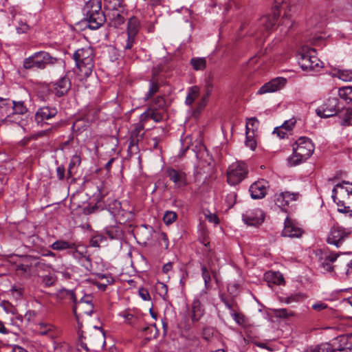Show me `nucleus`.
<instances>
[{
  "label": "nucleus",
  "instance_id": "f257e3e1",
  "mask_svg": "<svg viewBox=\"0 0 352 352\" xmlns=\"http://www.w3.org/2000/svg\"><path fill=\"white\" fill-rule=\"evenodd\" d=\"M331 197L338 207V212L352 215V183L344 181L336 184Z\"/></svg>",
  "mask_w": 352,
  "mask_h": 352
},
{
  "label": "nucleus",
  "instance_id": "f03ea898",
  "mask_svg": "<svg viewBox=\"0 0 352 352\" xmlns=\"http://www.w3.org/2000/svg\"><path fill=\"white\" fill-rule=\"evenodd\" d=\"M77 67V74L80 80L86 79L92 73L94 67V52L91 47L77 50L74 55Z\"/></svg>",
  "mask_w": 352,
  "mask_h": 352
},
{
  "label": "nucleus",
  "instance_id": "7ed1b4c3",
  "mask_svg": "<svg viewBox=\"0 0 352 352\" xmlns=\"http://www.w3.org/2000/svg\"><path fill=\"white\" fill-rule=\"evenodd\" d=\"M84 20L91 30H97L106 21L101 0H89L83 8Z\"/></svg>",
  "mask_w": 352,
  "mask_h": 352
},
{
  "label": "nucleus",
  "instance_id": "20e7f679",
  "mask_svg": "<svg viewBox=\"0 0 352 352\" xmlns=\"http://www.w3.org/2000/svg\"><path fill=\"white\" fill-rule=\"evenodd\" d=\"M314 151L312 141L308 138L300 137L293 144V153L289 157L288 163L292 166L298 165L310 157Z\"/></svg>",
  "mask_w": 352,
  "mask_h": 352
},
{
  "label": "nucleus",
  "instance_id": "39448f33",
  "mask_svg": "<svg viewBox=\"0 0 352 352\" xmlns=\"http://www.w3.org/2000/svg\"><path fill=\"white\" fill-rule=\"evenodd\" d=\"M57 61L58 58L52 56L48 52L40 51L25 58L23 65L26 69H44L47 66L55 65Z\"/></svg>",
  "mask_w": 352,
  "mask_h": 352
},
{
  "label": "nucleus",
  "instance_id": "423d86ee",
  "mask_svg": "<svg viewBox=\"0 0 352 352\" xmlns=\"http://www.w3.org/2000/svg\"><path fill=\"white\" fill-rule=\"evenodd\" d=\"M282 2L283 0H276V3L273 6V15L262 16L254 26L251 27V31L249 33L250 36L254 35L256 31L264 34V32L269 31L273 28L279 17V7Z\"/></svg>",
  "mask_w": 352,
  "mask_h": 352
},
{
  "label": "nucleus",
  "instance_id": "0eeeda50",
  "mask_svg": "<svg viewBox=\"0 0 352 352\" xmlns=\"http://www.w3.org/2000/svg\"><path fill=\"white\" fill-rule=\"evenodd\" d=\"M314 49L302 48L298 54V61L303 70H315L322 67V62L315 55Z\"/></svg>",
  "mask_w": 352,
  "mask_h": 352
},
{
  "label": "nucleus",
  "instance_id": "6e6552de",
  "mask_svg": "<svg viewBox=\"0 0 352 352\" xmlns=\"http://www.w3.org/2000/svg\"><path fill=\"white\" fill-rule=\"evenodd\" d=\"M69 294L74 302L73 311L77 320L79 316L77 310L79 309L81 314L91 316L94 312L93 296L91 295H85L79 301H77L75 294L70 291Z\"/></svg>",
  "mask_w": 352,
  "mask_h": 352
},
{
  "label": "nucleus",
  "instance_id": "1a4fd4ad",
  "mask_svg": "<svg viewBox=\"0 0 352 352\" xmlns=\"http://www.w3.org/2000/svg\"><path fill=\"white\" fill-rule=\"evenodd\" d=\"M248 174L247 166L244 162L232 164L227 171V181L232 186L239 184Z\"/></svg>",
  "mask_w": 352,
  "mask_h": 352
},
{
  "label": "nucleus",
  "instance_id": "9d476101",
  "mask_svg": "<svg viewBox=\"0 0 352 352\" xmlns=\"http://www.w3.org/2000/svg\"><path fill=\"white\" fill-rule=\"evenodd\" d=\"M351 230L338 225H334L327 236V241L337 248L340 247L343 243L349 238Z\"/></svg>",
  "mask_w": 352,
  "mask_h": 352
},
{
  "label": "nucleus",
  "instance_id": "9b49d317",
  "mask_svg": "<svg viewBox=\"0 0 352 352\" xmlns=\"http://www.w3.org/2000/svg\"><path fill=\"white\" fill-rule=\"evenodd\" d=\"M350 252H331L329 255L325 256L322 258L320 263V268L322 273L326 272H333L337 274L336 264H338V261L340 256L349 255Z\"/></svg>",
  "mask_w": 352,
  "mask_h": 352
},
{
  "label": "nucleus",
  "instance_id": "f8f14e48",
  "mask_svg": "<svg viewBox=\"0 0 352 352\" xmlns=\"http://www.w3.org/2000/svg\"><path fill=\"white\" fill-rule=\"evenodd\" d=\"M339 107L338 98H329L316 109V113L320 118H327L337 115Z\"/></svg>",
  "mask_w": 352,
  "mask_h": 352
},
{
  "label": "nucleus",
  "instance_id": "ddd939ff",
  "mask_svg": "<svg viewBox=\"0 0 352 352\" xmlns=\"http://www.w3.org/2000/svg\"><path fill=\"white\" fill-rule=\"evenodd\" d=\"M348 255L342 256L336 264L337 274L344 280L352 278V259Z\"/></svg>",
  "mask_w": 352,
  "mask_h": 352
},
{
  "label": "nucleus",
  "instance_id": "4468645a",
  "mask_svg": "<svg viewBox=\"0 0 352 352\" xmlns=\"http://www.w3.org/2000/svg\"><path fill=\"white\" fill-rule=\"evenodd\" d=\"M300 197L299 192H292L289 191L282 192L275 195V204L281 208L282 210L286 211L285 207L288 206L292 201H297Z\"/></svg>",
  "mask_w": 352,
  "mask_h": 352
},
{
  "label": "nucleus",
  "instance_id": "2eb2a0df",
  "mask_svg": "<svg viewBox=\"0 0 352 352\" xmlns=\"http://www.w3.org/2000/svg\"><path fill=\"white\" fill-rule=\"evenodd\" d=\"M243 221L248 226H258L264 221V213L260 208L247 211L242 216Z\"/></svg>",
  "mask_w": 352,
  "mask_h": 352
},
{
  "label": "nucleus",
  "instance_id": "dca6fc26",
  "mask_svg": "<svg viewBox=\"0 0 352 352\" xmlns=\"http://www.w3.org/2000/svg\"><path fill=\"white\" fill-rule=\"evenodd\" d=\"M287 82V79L283 77L275 78L265 83L257 91V94L261 95L267 93H272L283 88Z\"/></svg>",
  "mask_w": 352,
  "mask_h": 352
},
{
  "label": "nucleus",
  "instance_id": "f3484780",
  "mask_svg": "<svg viewBox=\"0 0 352 352\" xmlns=\"http://www.w3.org/2000/svg\"><path fill=\"white\" fill-rule=\"evenodd\" d=\"M71 86L70 79L66 76L52 83V91L57 97L65 96L70 90Z\"/></svg>",
  "mask_w": 352,
  "mask_h": 352
},
{
  "label": "nucleus",
  "instance_id": "a211bd4d",
  "mask_svg": "<svg viewBox=\"0 0 352 352\" xmlns=\"http://www.w3.org/2000/svg\"><path fill=\"white\" fill-rule=\"evenodd\" d=\"M268 188V182L265 179L255 182L250 187L252 198L254 199L263 198L267 194Z\"/></svg>",
  "mask_w": 352,
  "mask_h": 352
},
{
  "label": "nucleus",
  "instance_id": "6ab92c4d",
  "mask_svg": "<svg viewBox=\"0 0 352 352\" xmlns=\"http://www.w3.org/2000/svg\"><path fill=\"white\" fill-rule=\"evenodd\" d=\"M167 177L174 183L177 188H184L187 184L186 175L184 172L168 168L166 170Z\"/></svg>",
  "mask_w": 352,
  "mask_h": 352
},
{
  "label": "nucleus",
  "instance_id": "aec40b11",
  "mask_svg": "<svg viewBox=\"0 0 352 352\" xmlns=\"http://www.w3.org/2000/svg\"><path fill=\"white\" fill-rule=\"evenodd\" d=\"M28 108L22 100H11V123H19L21 120V116L28 112Z\"/></svg>",
  "mask_w": 352,
  "mask_h": 352
},
{
  "label": "nucleus",
  "instance_id": "412c9836",
  "mask_svg": "<svg viewBox=\"0 0 352 352\" xmlns=\"http://www.w3.org/2000/svg\"><path fill=\"white\" fill-rule=\"evenodd\" d=\"M350 334L342 335L337 337L333 342V343H327V344L331 348V351L329 352H335L336 351H351V347L349 345Z\"/></svg>",
  "mask_w": 352,
  "mask_h": 352
},
{
  "label": "nucleus",
  "instance_id": "4be33fe9",
  "mask_svg": "<svg viewBox=\"0 0 352 352\" xmlns=\"http://www.w3.org/2000/svg\"><path fill=\"white\" fill-rule=\"evenodd\" d=\"M57 112L58 111L56 107L48 106L40 107L35 114V120L38 123L43 122L54 118L57 114Z\"/></svg>",
  "mask_w": 352,
  "mask_h": 352
},
{
  "label": "nucleus",
  "instance_id": "5701e85b",
  "mask_svg": "<svg viewBox=\"0 0 352 352\" xmlns=\"http://www.w3.org/2000/svg\"><path fill=\"white\" fill-rule=\"evenodd\" d=\"M11 100L0 98V122L11 123Z\"/></svg>",
  "mask_w": 352,
  "mask_h": 352
},
{
  "label": "nucleus",
  "instance_id": "b1692460",
  "mask_svg": "<svg viewBox=\"0 0 352 352\" xmlns=\"http://www.w3.org/2000/svg\"><path fill=\"white\" fill-rule=\"evenodd\" d=\"M282 235L290 238L299 237L302 235V230L294 226L289 219L287 218L285 221V227Z\"/></svg>",
  "mask_w": 352,
  "mask_h": 352
},
{
  "label": "nucleus",
  "instance_id": "393cba45",
  "mask_svg": "<svg viewBox=\"0 0 352 352\" xmlns=\"http://www.w3.org/2000/svg\"><path fill=\"white\" fill-rule=\"evenodd\" d=\"M164 116L155 107H149L147 111L140 116V122H146L149 119L153 120L155 122L162 121Z\"/></svg>",
  "mask_w": 352,
  "mask_h": 352
},
{
  "label": "nucleus",
  "instance_id": "a878e982",
  "mask_svg": "<svg viewBox=\"0 0 352 352\" xmlns=\"http://www.w3.org/2000/svg\"><path fill=\"white\" fill-rule=\"evenodd\" d=\"M111 12L108 14L110 22L109 24L114 28H118L124 23V16L120 9L110 10Z\"/></svg>",
  "mask_w": 352,
  "mask_h": 352
},
{
  "label": "nucleus",
  "instance_id": "bb28decb",
  "mask_svg": "<svg viewBox=\"0 0 352 352\" xmlns=\"http://www.w3.org/2000/svg\"><path fill=\"white\" fill-rule=\"evenodd\" d=\"M337 115H338L341 120L340 124L342 126H347L350 124V120L352 118V105L346 108L339 107Z\"/></svg>",
  "mask_w": 352,
  "mask_h": 352
},
{
  "label": "nucleus",
  "instance_id": "cd10ccee",
  "mask_svg": "<svg viewBox=\"0 0 352 352\" xmlns=\"http://www.w3.org/2000/svg\"><path fill=\"white\" fill-rule=\"evenodd\" d=\"M81 163V159L80 155L76 154L73 155L69 163L67 178L69 179L76 174L77 172L78 167Z\"/></svg>",
  "mask_w": 352,
  "mask_h": 352
},
{
  "label": "nucleus",
  "instance_id": "c85d7f7f",
  "mask_svg": "<svg viewBox=\"0 0 352 352\" xmlns=\"http://www.w3.org/2000/svg\"><path fill=\"white\" fill-rule=\"evenodd\" d=\"M206 94L201 98V100L197 103V108L195 111L198 113H199L201 111L204 109V108L206 106L208 99L210 97V96L212 94L213 85L210 82H206Z\"/></svg>",
  "mask_w": 352,
  "mask_h": 352
},
{
  "label": "nucleus",
  "instance_id": "c756f323",
  "mask_svg": "<svg viewBox=\"0 0 352 352\" xmlns=\"http://www.w3.org/2000/svg\"><path fill=\"white\" fill-rule=\"evenodd\" d=\"M265 278L268 283L280 285L284 283V278L278 272H268L265 273Z\"/></svg>",
  "mask_w": 352,
  "mask_h": 352
},
{
  "label": "nucleus",
  "instance_id": "7c9ffc66",
  "mask_svg": "<svg viewBox=\"0 0 352 352\" xmlns=\"http://www.w3.org/2000/svg\"><path fill=\"white\" fill-rule=\"evenodd\" d=\"M333 77H338L339 79L349 82L352 80V69H334L331 73Z\"/></svg>",
  "mask_w": 352,
  "mask_h": 352
},
{
  "label": "nucleus",
  "instance_id": "2f4dec72",
  "mask_svg": "<svg viewBox=\"0 0 352 352\" xmlns=\"http://www.w3.org/2000/svg\"><path fill=\"white\" fill-rule=\"evenodd\" d=\"M204 314V309L199 300H194L192 305V320L198 321Z\"/></svg>",
  "mask_w": 352,
  "mask_h": 352
},
{
  "label": "nucleus",
  "instance_id": "473e14b6",
  "mask_svg": "<svg viewBox=\"0 0 352 352\" xmlns=\"http://www.w3.org/2000/svg\"><path fill=\"white\" fill-rule=\"evenodd\" d=\"M51 248L54 250L61 251L67 249H74L76 245L74 243L63 240H57L51 245Z\"/></svg>",
  "mask_w": 352,
  "mask_h": 352
},
{
  "label": "nucleus",
  "instance_id": "72a5a7b5",
  "mask_svg": "<svg viewBox=\"0 0 352 352\" xmlns=\"http://www.w3.org/2000/svg\"><path fill=\"white\" fill-rule=\"evenodd\" d=\"M140 27V20L136 16H132L129 19L127 27V34L136 35Z\"/></svg>",
  "mask_w": 352,
  "mask_h": 352
},
{
  "label": "nucleus",
  "instance_id": "f704fd0d",
  "mask_svg": "<svg viewBox=\"0 0 352 352\" xmlns=\"http://www.w3.org/2000/svg\"><path fill=\"white\" fill-rule=\"evenodd\" d=\"M199 95V89L197 86L190 87L186 98V104L191 105Z\"/></svg>",
  "mask_w": 352,
  "mask_h": 352
},
{
  "label": "nucleus",
  "instance_id": "c9c22d12",
  "mask_svg": "<svg viewBox=\"0 0 352 352\" xmlns=\"http://www.w3.org/2000/svg\"><path fill=\"white\" fill-rule=\"evenodd\" d=\"M192 68L196 70H204L206 67V58H192L190 60Z\"/></svg>",
  "mask_w": 352,
  "mask_h": 352
},
{
  "label": "nucleus",
  "instance_id": "e433bc0d",
  "mask_svg": "<svg viewBox=\"0 0 352 352\" xmlns=\"http://www.w3.org/2000/svg\"><path fill=\"white\" fill-rule=\"evenodd\" d=\"M159 84L157 82L151 80L149 82V88L147 93L145 94L144 100L147 101L153 97L159 91Z\"/></svg>",
  "mask_w": 352,
  "mask_h": 352
},
{
  "label": "nucleus",
  "instance_id": "4c0bfd02",
  "mask_svg": "<svg viewBox=\"0 0 352 352\" xmlns=\"http://www.w3.org/2000/svg\"><path fill=\"white\" fill-rule=\"evenodd\" d=\"M106 241V237L100 233L93 235L90 239L89 245L94 248H100V243Z\"/></svg>",
  "mask_w": 352,
  "mask_h": 352
},
{
  "label": "nucleus",
  "instance_id": "58836bf2",
  "mask_svg": "<svg viewBox=\"0 0 352 352\" xmlns=\"http://www.w3.org/2000/svg\"><path fill=\"white\" fill-rule=\"evenodd\" d=\"M104 6L108 10L122 8V0H104Z\"/></svg>",
  "mask_w": 352,
  "mask_h": 352
},
{
  "label": "nucleus",
  "instance_id": "ea45409f",
  "mask_svg": "<svg viewBox=\"0 0 352 352\" xmlns=\"http://www.w3.org/2000/svg\"><path fill=\"white\" fill-rule=\"evenodd\" d=\"M90 336L89 343L92 346L100 345L101 343H104V333L101 332L94 335V338Z\"/></svg>",
  "mask_w": 352,
  "mask_h": 352
},
{
  "label": "nucleus",
  "instance_id": "a19ab883",
  "mask_svg": "<svg viewBox=\"0 0 352 352\" xmlns=\"http://www.w3.org/2000/svg\"><path fill=\"white\" fill-rule=\"evenodd\" d=\"M144 125L142 123H138L135 125L134 129L131 131V136L136 137L137 139L142 140L144 136Z\"/></svg>",
  "mask_w": 352,
  "mask_h": 352
},
{
  "label": "nucleus",
  "instance_id": "79ce46f5",
  "mask_svg": "<svg viewBox=\"0 0 352 352\" xmlns=\"http://www.w3.org/2000/svg\"><path fill=\"white\" fill-rule=\"evenodd\" d=\"M275 314L277 317L280 318H289L290 317L294 316L295 313L287 309H278L275 310Z\"/></svg>",
  "mask_w": 352,
  "mask_h": 352
},
{
  "label": "nucleus",
  "instance_id": "37998d69",
  "mask_svg": "<svg viewBox=\"0 0 352 352\" xmlns=\"http://www.w3.org/2000/svg\"><path fill=\"white\" fill-rule=\"evenodd\" d=\"M245 145L250 148L252 150H254L256 146V141L254 139V132L253 130L252 131H245Z\"/></svg>",
  "mask_w": 352,
  "mask_h": 352
},
{
  "label": "nucleus",
  "instance_id": "c03bdc74",
  "mask_svg": "<svg viewBox=\"0 0 352 352\" xmlns=\"http://www.w3.org/2000/svg\"><path fill=\"white\" fill-rule=\"evenodd\" d=\"M177 219V214L173 211H167L163 217V221L166 225H170Z\"/></svg>",
  "mask_w": 352,
  "mask_h": 352
},
{
  "label": "nucleus",
  "instance_id": "a18cd8bd",
  "mask_svg": "<svg viewBox=\"0 0 352 352\" xmlns=\"http://www.w3.org/2000/svg\"><path fill=\"white\" fill-rule=\"evenodd\" d=\"M331 350V348L327 344V343H324L314 348H310L305 352H329V351Z\"/></svg>",
  "mask_w": 352,
  "mask_h": 352
},
{
  "label": "nucleus",
  "instance_id": "49530a36",
  "mask_svg": "<svg viewBox=\"0 0 352 352\" xmlns=\"http://www.w3.org/2000/svg\"><path fill=\"white\" fill-rule=\"evenodd\" d=\"M304 298V296L302 294H292L289 296H287L286 298H284L283 299V301L287 304H290L292 302H299L300 300H302Z\"/></svg>",
  "mask_w": 352,
  "mask_h": 352
},
{
  "label": "nucleus",
  "instance_id": "de8ad7c7",
  "mask_svg": "<svg viewBox=\"0 0 352 352\" xmlns=\"http://www.w3.org/2000/svg\"><path fill=\"white\" fill-rule=\"evenodd\" d=\"M114 283V278L113 277H107V280H104L103 282H96L95 285L97 287L102 291H104L109 285H111Z\"/></svg>",
  "mask_w": 352,
  "mask_h": 352
},
{
  "label": "nucleus",
  "instance_id": "09e8293b",
  "mask_svg": "<svg viewBox=\"0 0 352 352\" xmlns=\"http://www.w3.org/2000/svg\"><path fill=\"white\" fill-rule=\"evenodd\" d=\"M352 93V87H345L342 88H340L338 90L339 96L344 99H350L349 95Z\"/></svg>",
  "mask_w": 352,
  "mask_h": 352
},
{
  "label": "nucleus",
  "instance_id": "8fccbe9b",
  "mask_svg": "<svg viewBox=\"0 0 352 352\" xmlns=\"http://www.w3.org/2000/svg\"><path fill=\"white\" fill-rule=\"evenodd\" d=\"M30 30V26L22 21H19L18 25L16 26V32L18 34L27 33Z\"/></svg>",
  "mask_w": 352,
  "mask_h": 352
},
{
  "label": "nucleus",
  "instance_id": "3c124183",
  "mask_svg": "<svg viewBox=\"0 0 352 352\" xmlns=\"http://www.w3.org/2000/svg\"><path fill=\"white\" fill-rule=\"evenodd\" d=\"M201 274L205 283L206 287L208 288L209 283L210 282V275L205 265L201 266Z\"/></svg>",
  "mask_w": 352,
  "mask_h": 352
},
{
  "label": "nucleus",
  "instance_id": "603ef678",
  "mask_svg": "<svg viewBox=\"0 0 352 352\" xmlns=\"http://www.w3.org/2000/svg\"><path fill=\"white\" fill-rule=\"evenodd\" d=\"M31 265L29 264L20 263L16 265V271L21 274H26L30 272Z\"/></svg>",
  "mask_w": 352,
  "mask_h": 352
},
{
  "label": "nucleus",
  "instance_id": "864d4df0",
  "mask_svg": "<svg viewBox=\"0 0 352 352\" xmlns=\"http://www.w3.org/2000/svg\"><path fill=\"white\" fill-rule=\"evenodd\" d=\"M296 124V120L294 119H290L289 120H286L284 123L280 126L282 129L285 130L286 131H289L292 129Z\"/></svg>",
  "mask_w": 352,
  "mask_h": 352
},
{
  "label": "nucleus",
  "instance_id": "5fc2aeb1",
  "mask_svg": "<svg viewBox=\"0 0 352 352\" xmlns=\"http://www.w3.org/2000/svg\"><path fill=\"white\" fill-rule=\"evenodd\" d=\"M257 122V120L255 118H251L248 120L245 126V131H253L254 132L255 124Z\"/></svg>",
  "mask_w": 352,
  "mask_h": 352
},
{
  "label": "nucleus",
  "instance_id": "6e6d98bb",
  "mask_svg": "<svg viewBox=\"0 0 352 352\" xmlns=\"http://www.w3.org/2000/svg\"><path fill=\"white\" fill-rule=\"evenodd\" d=\"M80 262L81 263V265L87 270H89L90 267H91V259L87 256H82V258L80 259Z\"/></svg>",
  "mask_w": 352,
  "mask_h": 352
},
{
  "label": "nucleus",
  "instance_id": "4d7b16f0",
  "mask_svg": "<svg viewBox=\"0 0 352 352\" xmlns=\"http://www.w3.org/2000/svg\"><path fill=\"white\" fill-rule=\"evenodd\" d=\"M135 36L136 35L128 34L126 43V45L124 46L125 50H131L133 47V43L135 42Z\"/></svg>",
  "mask_w": 352,
  "mask_h": 352
},
{
  "label": "nucleus",
  "instance_id": "13d9d810",
  "mask_svg": "<svg viewBox=\"0 0 352 352\" xmlns=\"http://www.w3.org/2000/svg\"><path fill=\"white\" fill-rule=\"evenodd\" d=\"M56 175L58 179L63 180L65 177V167L61 165L57 167L56 168Z\"/></svg>",
  "mask_w": 352,
  "mask_h": 352
},
{
  "label": "nucleus",
  "instance_id": "bf43d9fd",
  "mask_svg": "<svg viewBox=\"0 0 352 352\" xmlns=\"http://www.w3.org/2000/svg\"><path fill=\"white\" fill-rule=\"evenodd\" d=\"M43 283L45 286L50 287L54 283V278L50 275H46L43 277Z\"/></svg>",
  "mask_w": 352,
  "mask_h": 352
},
{
  "label": "nucleus",
  "instance_id": "052dcab7",
  "mask_svg": "<svg viewBox=\"0 0 352 352\" xmlns=\"http://www.w3.org/2000/svg\"><path fill=\"white\" fill-rule=\"evenodd\" d=\"M106 234L111 239H118L119 235V231L117 230L111 229V230H106Z\"/></svg>",
  "mask_w": 352,
  "mask_h": 352
},
{
  "label": "nucleus",
  "instance_id": "680f3d73",
  "mask_svg": "<svg viewBox=\"0 0 352 352\" xmlns=\"http://www.w3.org/2000/svg\"><path fill=\"white\" fill-rule=\"evenodd\" d=\"M165 106V100L162 96H158L155 100L153 107L158 108H163Z\"/></svg>",
  "mask_w": 352,
  "mask_h": 352
},
{
  "label": "nucleus",
  "instance_id": "e2e57ef3",
  "mask_svg": "<svg viewBox=\"0 0 352 352\" xmlns=\"http://www.w3.org/2000/svg\"><path fill=\"white\" fill-rule=\"evenodd\" d=\"M139 294L144 300H148L151 298L148 292L144 288H140L139 289Z\"/></svg>",
  "mask_w": 352,
  "mask_h": 352
},
{
  "label": "nucleus",
  "instance_id": "0e129e2a",
  "mask_svg": "<svg viewBox=\"0 0 352 352\" xmlns=\"http://www.w3.org/2000/svg\"><path fill=\"white\" fill-rule=\"evenodd\" d=\"M120 316L124 318L126 321L131 325L134 324L133 320L136 319L133 314H121Z\"/></svg>",
  "mask_w": 352,
  "mask_h": 352
},
{
  "label": "nucleus",
  "instance_id": "69168bd1",
  "mask_svg": "<svg viewBox=\"0 0 352 352\" xmlns=\"http://www.w3.org/2000/svg\"><path fill=\"white\" fill-rule=\"evenodd\" d=\"M312 308H313V309H314L316 311H321L324 309H327V305L324 302H318L312 305Z\"/></svg>",
  "mask_w": 352,
  "mask_h": 352
},
{
  "label": "nucleus",
  "instance_id": "338daca9",
  "mask_svg": "<svg viewBox=\"0 0 352 352\" xmlns=\"http://www.w3.org/2000/svg\"><path fill=\"white\" fill-rule=\"evenodd\" d=\"M287 132L285 130L282 129L280 126L276 127L274 130V133H276L278 137L280 138H284L285 135L287 134Z\"/></svg>",
  "mask_w": 352,
  "mask_h": 352
},
{
  "label": "nucleus",
  "instance_id": "774afa93",
  "mask_svg": "<svg viewBox=\"0 0 352 352\" xmlns=\"http://www.w3.org/2000/svg\"><path fill=\"white\" fill-rule=\"evenodd\" d=\"M206 218L210 222L214 223V224H218L219 222L218 217L214 214L210 213L206 216Z\"/></svg>",
  "mask_w": 352,
  "mask_h": 352
}]
</instances>
